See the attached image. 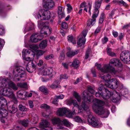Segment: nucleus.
Segmentation results:
<instances>
[{
  "label": "nucleus",
  "instance_id": "64",
  "mask_svg": "<svg viewBox=\"0 0 130 130\" xmlns=\"http://www.w3.org/2000/svg\"><path fill=\"white\" fill-rule=\"evenodd\" d=\"M44 52L41 50H38L37 51V55L38 56H41L44 53Z\"/></svg>",
  "mask_w": 130,
  "mask_h": 130
},
{
  "label": "nucleus",
  "instance_id": "20",
  "mask_svg": "<svg viewBox=\"0 0 130 130\" xmlns=\"http://www.w3.org/2000/svg\"><path fill=\"white\" fill-rule=\"evenodd\" d=\"M31 65L29 62L27 63L26 66V68L28 72L32 73L35 70L36 66L32 62H31Z\"/></svg>",
  "mask_w": 130,
  "mask_h": 130
},
{
  "label": "nucleus",
  "instance_id": "49",
  "mask_svg": "<svg viewBox=\"0 0 130 130\" xmlns=\"http://www.w3.org/2000/svg\"><path fill=\"white\" fill-rule=\"evenodd\" d=\"M105 14L104 13H102L100 16V18L99 20V23L100 24H102L104 21L105 18Z\"/></svg>",
  "mask_w": 130,
  "mask_h": 130
},
{
  "label": "nucleus",
  "instance_id": "57",
  "mask_svg": "<svg viewBox=\"0 0 130 130\" xmlns=\"http://www.w3.org/2000/svg\"><path fill=\"white\" fill-rule=\"evenodd\" d=\"M61 26L62 28L66 29L67 28L68 25L65 22H62L61 24Z\"/></svg>",
  "mask_w": 130,
  "mask_h": 130
},
{
  "label": "nucleus",
  "instance_id": "26",
  "mask_svg": "<svg viewBox=\"0 0 130 130\" xmlns=\"http://www.w3.org/2000/svg\"><path fill=\"white\" fill-rule=\"evenodd\" d=\"M53 70L52 68H48L45 69L43 71V74L44 75H48L51 74L53 73Z\"/></svg>",
  "mask_w": 130,
  "mask_h": 130
},
{
  "label": "nucleus",
  "instance_id": "44",
  "mask_svg": "<svg viewBox=\"0 0 130 130\" xmlns=\"http://www.w3.org/2000/svg\"><path fill=\"white\" fill-rule=\"evenodd\" d=\"M51 102L53 104H57L58 102L57 95L55 96L54 98H52L51 99Z\"/></svg>",
  "mask_w": 130,
  "mask_h": 130
},
{
  "label": "nucleus",
  "instance_id": "24",
  "mask_svg": "<svg viewBox=\"0 0 130 130\" xmlns=\"http://www.w3.org/2000/svg\"><path fill=\"white\" fill-rule=\"evenodd\" d=\"M58 16L59 18L61 19L65 17L64 13L62 7L59 6L58 9Z\"/></svg>",
  "mask_w": 130,
  "mask_h": 130
},
{
  "label": "nucleus",
  "instance_id": "39",
  "mask_svg": "<svg viewBox=\"0 0 130 130\" xmlns=\"http://www.w3.org/2000/svg\"><path fill=\"white\" fill-rule=\"evenodd\" d=\"M111 78V76L109 74H107L104 76H101V78L105 82L109 80Z\"/></svg>",
  "mask_w": 130,
  "mask_h": 130
},
{
  "label": "nucleus",
  "instance_id": "17",
  "mask_svg": "<svg viewBox=\"0 0 130 130\" xmlns=\"http://www.w3.org/2000/svg\"><path fill=\"white\" fill-rule=\"evenodd\" d=\"M43 6L48 9H50L54 6V2L52 0H47L43 1Z\"/></svg>",
  "mask_w": 130,
  "mask_h": 130
},
{
  "label": "nucleus",
  "instance_id": "2",
  "mask_svg": "<svg viewBox=\"0 0 130 130\" xmlns=\"http://www.w3.org/2000/svg\"><path fill=\"white\" fill-rule=\"evenodd\" d=\"M98 92H96L95 95L97 97L102 96L103 99L105 100L109 99L110 96H113V97L114 94L116 93L117 97L115 98L116 101L114 102H116L119 101L121 99L120 95H119V93L116 91H114L113 94L112 92H110L108 90L106 89L103 86L99 87L98 88Z\"/></svg>",
  "mask_w": 130,
  "mask_h": 130
},
{
  "label": "nucleus",
  "instance_id": "8",
  "mask_svg": "<svg viewBox=\"0 0 130 130\" xmlns=\"http://www.w3.org/2000/svg\"><path fill=\"white\" fill-rule=\"evenodd\" d=\"M57 115L62 116L65 115L69 118H72L74 113L69 109L66 108H59L56 112Z\"/></svg>",
  "mask_w": 130,
  "mask_h": 130
},
{
  "label": "nucleus",
  "instance_id": "15",
  "mask_svg": "<svg viewBox=\"0 0 130 130\" xmlns=\"http://www.w3.org/2000/svg\"><path fill=\"white\" fill-rule=\"evenodd\" d=\"M45 36V35L41 33L40 35L38 33L34 34L31 36L30 41L32 42L36 43L40 41Z\"/></svg>",
  "mask_w": 130,
  "mask_h": 130
},
{
  "label": "nucleus",
  "instance_id": "13",
  "mask_svg": "<svg viewBox=\"0 0 130 130\" xmlns=\"http://www.w3.org/2000/svg\"><path fill=\"white\" fill-rule=\"evenodd\" d=\"M39 126L42 130H53L51 123L46 120H43L40 123Z\"/></svg>",
  "mask_w": 130,
  "mask_h": 130
},
{
  "label": "nucleus",
  "instance_id": "43",
  "mask_svg": "<svg viewBox=\"0 0 130 130\" xmlns=\"http://www.w3.org/2000/svg\"><path fill=\"white\" fill-rule=\"evenodd\" d=\"M92 7V4L90 3H89L88 4V7L87 8H85L84 9V10L86 11V12H87V10L88 9V13L90 15L91 12L90 10Z\"/></svg>",
  "mask_w": 130,
  "mask_h": 130
},
{
  "label": "nucleus",
  "instance_id": "25",
  "mask_svg": "<svg viewBox=\"0 0 130 130\" xmlns=\"http://www.w3.org/2000/svg\"><path fill=\"white\" fill-rule=\"evenodd\" d=\"M34 24L32 23L27 24L24 29V32L25 33L27 31L32 30L34 29Z\"/></svg>",
  "mask_w": 130,
  "mask_h": 130
},
{
  "label": "nucleus",
  "instance_id": "21",
  "mask_svg": "<svg viewBox=\"0 0 130 130\" xmlns=\"http://www.w3.org/2000/svg\"><path fill=\"white\" fill-rule=\"evenodd\" d=\"M25 56L23 55L22 56L23 59L25 60L24 61V62L25 63V61L28 62L27 63H26L27 64L28 63H29V64H30L31 63V61L34 59V56L35 54L34 52H32L31 53V55H30V57H28L27 58L25 57Z\"/></svg>",
  "mask_w": 130,
  "mask_h": 130
},
{
  "label": "nucleus",
  "instance_id": "41",
  "mask_svg": "<svg viewBox=\"0 0 130 130\" xmlns=\"http://www.w3.org/2000/svg\"><path fill=\"white\" fill-rule=\"evenodd\" d=\"M31 51L30 50L28 49H27L26 50H23L22 52V56H23V55L25 56V55L27 54H30L31 55Z\"/></svg>",
  "mask_w": 130,
  "mask_h": 130
},
{
  "label": "nucleus",
  "instance_id": "47",
  "mask_svg": "<svg viewBox=\"0 0 130 130\" xmlns=\"http://www.w3.org/2000/svg\"><path fill=\"white\" fill-rule=\"evenodd\" d=\"M18 108L20 110L22 111H26L27 110V108L25 106L21 104L19 105Z\"/></svg>",
  "mask_w": 130,
  "mask_h": 130
},
{
  "label": "nucleus",
  "instance_id": "33",
  "mask_svg": "<svg viewBox=\"0 0 130 130\" xmlns=\"http://www.w3.org/2000/svg\"><path fill=\"white\" fill-rule=\"evenodd\" d=\"M47 41L46 40H43L39 44L40 47L41 49H43L47 46Z\"/></svg>",
  "mask_w": 130,
  "mask_h": 130
},
{
  "label": "nucleus",
  "instance_id": "23",
  "mask_svg": "<svg viewBox=\"0 0 130 130\" xmlns=\"http://www.w3.org/2000/svg\"><path fill=\"white\" fill-rule=\"evenodd\" d=\"M7 104L6 100L3 97H0V109H4L3 108Z\"/></svg>",
  "mask_w": 130,
  "mask_h": 130
},
{
  "label": "nucleus",
  "instance_id": "35",
  "mask_svg": "<svg viewBox=\"0 0 130 130\" xmlns=\"http://www.w3.org/2000/svg\"><path fill=\"white\" fill-rule=\"evenodd\" d=\"M68 41L69 42L72 43L73 44H76V41L75 39L71 35H69L67 37Z\"/></svg>",
  "mask_w": 130,
  "mask_h": 130
},
{
  "label": "nucleus",
  "instance_id": "3",
  "mask_svg": "<svg viewBox=\"0 0 130 130\" xmlns=\"http://www.w3.org/2000/svg\"><path fill=\"white\" fill-rule=\"evenodd\" d=\"M81 106L84 110L86 111L88 115V124L93 127H98L101 126V122L95 117L92 113L90 112L88 106L86 104L85 102H82Z\"/></svg>",
  "mask_w": 130,
  "mask_h": 130
},
{
  "label": "nucleus",
  "instance_id": "31",
  "mask_svg": "<svg viewBox=\"0 0 130 130\" xmlns=\"http://www.w3.org/2000/svg\"><path fill=\"white\" fill-rule=\"evenodd\" d=\"M86 39L83 37L80 38L77 42V44L78 46H81L83 44H85Z\"/></svg>",
  "mask_w": 130,
  "mask_h": 130
},
{
  "label": "nucleus",
  "instance_id": "51",
  "mask_svg": "<svg viewBox=\"0 0 130 130\" xmlns=\"http://www.w3.org/2000/svg\"><path fill=\"white\" fill-rule=\"evenodd\" d=\"M4 43V40L0 39V51L3 48Z\"/></svg>",
  "mask_w": 130,
  "mask_h": 130
},
{
  "label": "nucleus",
  "instance_id": "55",
  "mask_svg": "<svg viewBox=\"0 0 130 130\" xmlns=\"http://www.w3.org/2000/svg\"><path fill=\"white\" fill-rule=\"evenodd\" d=\"M82 78L81 77H79L77 78L76 81H75L74 82V84H76L82 81Z\"/></svg>",
  "mask_w": 130,
  "mask_h": 130
},
{
  "label": "nucleus",
  "instance_id": "22",
  "mask_svg": "<svg viewBox=\"0 0 130 130\" xmlns=\"http://www.w3.org/2000/svg\"><path fill=\"white\" fill-rule=\"evenodd\" d=\"M6 79V84L8 85V87L11 88L13 90L16 91L18 89V88L16 85L12 81H9Z\"/></svg>",
  "mask_w": 130,
  "mask_h": 130
},
{
  "label": "nucleus",
  "instance_id": "53",
  "mask_svg": "<svg viewBox=\"0 0 130 130\" xmlns=\"http://www.w3.org/2000/svg\"><path fill=\"white\" fill-rule=\"evenodd\" d=\"M118 2L120 4H122L125 6H126L128 5L127 3L124 2L123 0H118Z\"/></svg>",
  "mask_w": 130,
  "mask_h": 130
},
{
  "label": "nucleus",
  "instance_id": "11",
  "mask_svg": "<svg viewBox=\"0 0 130 130\" xmlns=\"http://www.w3.org/2000/svg\"><path fill=\"white\" fill-rule=\"evenodd\" d=\"M120 58L124 62L126 63H130V52L124 51L120 54Z\"/></svg>",
  "mask_w": 130,
  "mask_h": 130
},
{
  "label": "nucleus",
  "instance_id": "36",
  "mask_svg": "<svg viewBox=\"0 0 130 130\" xmlns=\"http://www.w3.org/2000/svg\"><path fill=\"white\" fill-rule=\"evenodd\" d=\"M25 91L23 90H20L17 93V96L18 97L21 99L23 98V96L24 95V94Z\"/></svg>",
  "mask_w": 130,
  "mask_h": 130
},
{
  "label": "nucleus",
  "instance_id": "12",
  "mask_svg": "<svg viewBox=\"0 0 130 130\" xmlns=\"http://www.w3.org/2000/svg\"><path fill=\"white\" fill-rule=\"evenodd\" d=\"M119 82L115 78H113L105 83L107 87L112 89H116L118 86Z\"/></svg>",
  "mask_w": 130,
  "mask_h": 130
},
{
  "label": "nucleus",
  "instance_id": "46",
  "mask_svg": "<svg viewBox=\"0 0 130 130\" xmlns=\"http://www.w3.org/2000/svg\"><path fill=\"white\" fill-rule=\"evenodd\" d=\"M74 95L75 98L76 99L78 102H80L81 100L80 96L79 95L78 93L76 92H74Z\"/></svg>",
  "mask_w": 130,
  "mask_h": 130
},
{
  "label": "nucleus",
  "instance_id": "59",
  "mask_svg": "<svg viewBox=\"0 0 130 130\" xmlns=\"http://www.w3.org/2000/svg\"><path fill=\"white\" fill-rule=\"evenodd\" d=\"M41 107L45 109H48L49 108V107L46 104H43L41 105Z\"/></svg>",
  "mask_w": 130,
  "mask_h": 130
},
{
  "label": "nucleus",
  "instance_id": "27",
  "mask_svg": "<svg viewBox=\"0 0 130 130\" xmlns=\"http://www.w3.org/2000/svg\"><path fill=\"white\" fill-rule=\"evenodd\" d=\"M70 102V104H73L74 106L73 109V110L74 111L73 112L74 113L75 112V110L73 109L74 107H75L76 109H80L79 106L77 103L76 101V100H72Z\"/></svg>",
  "mask_w": 130,
  "mask_h": 130
},
{
  "label": "nucleus",
  "instance_id": "58",
  "mask_svg": "<svg viewBox=\"0 0 130 130\" xmlns=\"http://www.w3.org/2000/svg\"><path fill=\"white\" fill-rule=\"evenodd\" d=\"M68 78V77L66 74L61 75L60 76V79H67Z\"/></svg>",
  "mask_w": 130,
  "mask_h": 130
},
{
  "label": "nucleus",
  "instance_id": "4",
  "mask_svg": "<svg viewBox=\"0 0 130 130\" xmlns=\"http://www.w3.org/2000/svg\"><path fill=\"white\" fill-rule=\"evenodd\" d=\"M33 14L36 19L40 18L42 20H49L51 16L50 11L44 9L39 10L38 11H35Z\"/></svg>",
  "mask_w": 130,
  "mask_h": 130
},
{
  "label": "nucleus",
  "instance_id": "1",
  "mask_svg": "<svg viewBox=\"0 0 130 130\" xmlns=\"http://www.w3.org/2000/svg\"><path fill=\"white\" fill-rule=\"evenodd\" d=\"M93 103L92 109L96 113L100 115L102 118H106L108 117L109 113V111L102 107L104 104V102L101 100L95 99L93 100Z\"/></svg>",
  "mask_w": 130,
  "mask_h": 130
},
{
  "label": "nucleus",
  "instance_id": "10",
  "mask_svg": "<svg viewBox=\"0 0 130 130\" xmlns=\"http://www.w3.org/2000/svg\"><path fill=\"white\" fill-rule=\"evenodd\" d=\"M25 71L24 68L22 67H19L15 68L13 71V74L14 77H19L16 79V81H19L20 79L19 77H22L24 74Z\"/></svg>",
  "mask_w": 130,
  "mask_h": 130
},
{
  "label": "nucleus",
  "instance_id": "30",
  "mask_svg": "<svg viewBox=\"0 0 130 130\" xmlns=\"http://www.w3.org/2000/svg\"><path fill=\"white\" fill-rule=\"evenodd\" d=\"M78 51L77 50L70 51L68 52L66 54L68 57H71L78 54Z\"/></svg>",
  "mask_w": 130,
  "mask_h": 130
},
{
  "label": "nucleus",
  "instance_id": "50",
  "mask_svg": "<svg viewBox=\"0 0 130 130\" xmlns=\"http://www.w3.org/2000/svg\"><path fill=\"white\" fill-rule=\"evenodd\" d=\"M67 9L68 13H69L71 11L72 9V8L69 4H67Z\"/></svg>",
  "mask_w": 130,
  "mask_h": 130
},
{
  "label": "nucleus",
  "instance_id": "63",
  "mask_svg": "<svg viewBox=\"0 0 130 130\" xmlns=\"http://www.w3.org/2000/svg\"><path fill=\"white\" fill-rule=\"evenodd\" d=\"M28 103L30 107L32 108L34 107V104L33 102L31 100H29Z\"/></svg>",
  "mask_w": 130,
  "mask_h": 130
},
{
  "label": "nucleus",
  "instance_id": "7",
  "mask_svg": "<svg viewBox=\"0 0 130 130\" xmlns=\"http://www.w3.org/2000/svg\"><path fill=\"white\" fill-rule=\"evenodd\" d=\"M48 23L47 22H44L41 21L38 22V27L41 29V34L45 35V37L50 34L51 31V28L46 25Z\"/></svg>",
  "mask_w": 130,
  "mask_h": 130
},
{
  "label": "nucleus",
  "instance_id": "18",
  "mask_svg": "<svg viewBox=\"0 0 130 130\" xmlns=\"http://www.w3.org/2000/svg\"><path fill=\"white\" fill-rule=\"evenodd\" d=\"M109 64L111 65V64H113L115 66L120 67L122 66L121 63L119 60L115 58H112L110 60Z\"/></svg>",
  "mask_w": 130,
  "mask_h": 130
},
{
  "label": "nucleus",
  "instance_id": "42",
  "mask_svg": "<svg viewBox=\"0 0 130 130\" xmlns=\"http://www.w3.org/2000/svg\"><path fill=\"white\" fill-rule=\"evenodd\" d=\"M39 90L45 94H47L48 93V91L46 88L43 86L40 87L39 88Z\"/></svg>",
  "mask_w": 130,
  "mask_h": 130
},
{
  "label": "nucleus",
  "instance_id": "60",
  "mask_svg": "<svg viewBox=\"0 0 130 130\" xmlns=\"http://www.w3.org/2000/svg\"><path fill=\"white\" fill-rule=\"evenodd\" d=\"M64 52L63 51L61 52L60 54V57H59V58H61L62 59H63L64 58Z\"/></svg>",
  "mask_w": 130,
  "mask_h": 130
},
{
  "label": "nucleus",
  "instance_id": "9",
  "mask_svg": "<svg viewBox=\"0 0 130 130\" xmlns=\"http://www.w3.org/2000/svg\"><path fill=\"white\" fill-rule=\"evenodd\" d=\"M6 79L3 78L2 77H0V87H6V89L7 91H6V96L9 98H13L14 96V94L12 90L9 87L8 85L6 84Z\"/></svg>",
  "mask_w": 130,
  "mask_h": 130
},
{
  "label": "nucleus",
  "instance_id": "38",
  "mask_svg": "<svg viewBox=\"0 0 130 130\" xmlns=\"http://www.w3.org/2000/svg\"><path fill=\"white\" fill-rule=\"evenodd\" d=\"M17 85L18 87L21 88H23L25 89L27 88V84L26 83H18Z\"/></svg>",
  "mask_w": 130,
  "mask_h": 130
},
{
  "label": "nucleus",
  "instance_id": "48",
  "mask_svg": "<svg viewBox=\"0 0 130 130\" xmlns=\"http://www.w3.org/2000/svg\"><path fill=\"white\" fill-rule=\"evenodd\" d=\"M74 119L75 121L79 123L82 122V120L81 118L78 116H75L74 118Z\"/></svg>",
  "mask_w": 130,
  "mask_h": 130
},
{
  "label": "nucleus",
  "instance_id": "28",
  "mask_svg": "<svg viewBox=\"0 0 130 130\" xmlns=\"http://www.w3.org/2000/svg\"><path fill=\"white\" fill-rule=\"evenodd\" d=\"M61 123L69 128H71L73 126V125L66 119H63L61 120Z\"/></svg>",
  "mask_w": 130,
  "mask_h": 130
},
{
  "label": "nucleus",
  "instance_id": "32",
  "mask_svg": "<svg viewBox=\"0 0 130 130\" xmlns=\"http://www.w3.org/2000/svg\"><path fill=\"white\" fill-rule=\"evenodd\" d=\"M7 107H8V106ZM8 108L9 112L12 114L14 113L17 111V108L13 106L8 107Z\"/></svg>",
  "mask_w": 130,
  "mask_h": 130
},
{
  "label": "nucleus",
  "instance_id": "16",
  "mask_svg": "<svg viewBox=\"0 0 130 130\" xmlns=\"http://www.w3.org/2000/svg\"><path fill=\"white\" fill-rule=\"evenodd\" d=\"M101 4L99 2L96 1L95 2L94 7V13L92 16L93 18H96L99 13L98 9L100 8Z\"/></svg>",
  "mask_w": 130,
  "mask_h": 130
},
{
  "label": "nucleus",
  "instance_id": "45",
  "mask_svg": "<svg viewBox=\"0 0 130 130\" xmlns=\"http://www.w3.org/2000/svg\"><path fill=\"white\" fill-rule=\"evenodd\" d=\"M79 63V61L78 60L75 59L73 62L72 65L74 67L77 68L78 66Z\"/></svg>",
  "mask_w": 130,
  "mask_h": 130
},
{
  "label": "nucleus",
  "instance_id": "5",
  "mask_svg": "<svg viewBox=\"0 0 130 130\" xmlns=\"http://www.w3.org/2000/svg\"><path fill=\"white\" fill-rule=\"evenodd\" d=\"M95 91L91 87H88V90L84 91L82 93V96L84 101L87 103H91L93 100L92 94H94Z\"/></svg>",
  "mask_w": 130,
  "mask_h": 130
},
{
  "label": "nucleus",
  "instance_id": "19",
  "mask_svg": "<svg viewBox=\"0 0 130 130\" xmlns=\"http://www.w3.org/2000/svg\"><path fill=\"white\" fill-rule=\"evenodd\" d=\"M8 114V111L5 109H0V118H1V121L3 123L5 122L4 118L6 117Z\"/></svg>",
  "mask_w": 130,
  "mask_h": 130
},
{
  "label": "nucleus",
  "instance_id": "40",
  "mask_svg": "<svg viewBox=\"0 0 130 130\" xmlns=\"http://www.w3.org/2000/svg\"><path fill=\"white\" fill-rule=\"evenodd\" d=\"M6 91H7V89H6V87L2 88L0 91V94L2 95L6 96Z\"/></svg>",
  "mask_w": 130,
  "mask_h": 130
},
{
  "label": "nucleus",
  "instance_id": "62",
  "mask_svg": "<svg viewBox=\"0 0 130 130\" xmlns=\"http://www.w3.org/2000/svg\"><path fill=\"white\" fill-rule=\"evenodd\" d=\"M101 29V27L100 26L98 27L95 30L94 33L95 34H96L100 32Z\"/></svg>",
  "mask_w": 130,
  "mask_h": 130
},
{
  "label": "nucleus",
  "instance_id": "6",
  "mask_svg": "<svg viewBox=\"0 0 130 130\" xmlns=\"http://www.w3.org/2000/svg\"><path fill=\"white\" fill-rule=\"evenodd\" d=\"M121 70L118 71L116 70L111 65L109 64L104 65L103 68L101 69V71L104 73H110L113 75L116 76H118L120 74L123 75L124 73L121 72Z\"/></svg>",
  "mask_w": 130,
  "mask_h": 130
},
{
  "label": "nucleus",
  "instance_id": "54",
  "mask_svg": "<svg viewBox=\"0 0 130 130\" xmlns=\"http://www.w3.org/2000/svg\"><path fill=\"white\" fill-rule=\"evenodd\" d=\"M54 57L53 55L52 54L48 55L45 57V59L47 60L53 58Z\"/></svg>",
  "mask_w": 130,
  "mask_h": 130
},
{
  "label": "nucleus",
  "instance_id": "29",
  "mask_svg": "<svg viewBox=\"0 0 130 130\" xmlns=\"http://www.w3.org/2000/svg\"><path fill=\"white\" fill-rule=\"evenodd\" d=\"M92 19H89L87 22V27L89 29L90 28V27L93 25L95 23V18H93Z\"/></svg>",
  "mask_w": 130,
  "mask_h": 130
},
{
  "label": "nucleus",
  "instance_id": "61",
  "mask_svg": "<svg viewBox=\"0 0 130 130\" xmlns=\"http://www.w3.org/2000/svg\"><path fill=\"white\" fill-rule=\"evenodd\" d=\"M108 38L106 37H104L102 39V43L103 44H104L106 43L108 41Z\"/></svg>",
  "mask_w": 130,
  "mask_h": 130
},
{
  "label": "nucleus",
  "instance_id": "37",
  "mask_svg": "<svg viewBox=\"0 0 130 130\" xmlns=\"http://www.w3.org/2000/svg\"><path fill=\"white\" fill-rule=\"evenodd\" d=\"M20 123L24 126L26 127L28 125V121L27 119L20 120Z\"/></svg>",
  "mask_w": 130,
  "mask_h": 130
},
{
  "label": "nucleus",
  "instance_id": "56",
  "mask_svg": "<svg viewBox=\"0 0 130 130\" xmlns=\"http://www.w3.org/2000/svg\"><path fill=\"white\" fill-rule=\"evenodd\" d=\"M130 28V23L126 24L122 26L123 29H128Z\"/></svg>",
  "mask_w": 130,
  "mask_h": 130
},
{
  "label": "nucleus",
  "instance_id": "14",
  "mask_svg": "<svg viewBox=\"0 0 130 130\" xmlns=\"http://www.w3.org/2000/svg\"><path fill=\"white\" fill-rule=\"evenodd\" d=\"M52 123L56 125V128L58 129H65L63 127V124L61 123V120L58 118H54L51 119Z\"/></svg>",
  "mask_w": 130,
  "mask_h": 130
},
{
  "label": "nucleus",
  "instance_id": "52",
  "mask_svg": "<svg viewBox=\"0 0 130 130\" xmlns=\"http://www.w3.org/2000/svg\"><path fill=\"white\" fill-rule=\"evenodd\" d=\"M70 63H71V62H67L62 63V64L64 68L66 69H68L69 65Z\"/></svg>",
  "mask_w": 130,
  "mask_h": 130
},
{
  "label": "nucleus",
  "instance_id": "34",
  "mask_svg": "<svg viewBox=\"0 0 130 130\" xmlns=\"http://www.w3.org/2000/svg\"><path fill=\"white\" fill-rule=\"evenodd\" d=\"M111 49L109 47H108L106 48V51L107 54L109 56L112 57H115L116 56V54L111 52Z\"/></svg>",
  "mask_w": 130,
  "mask_h": 130
}]
</instances>
